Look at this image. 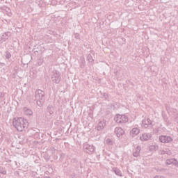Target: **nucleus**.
<instances>
[{
	"label": "nucleus",
	"mask_w": 178,
	"mask_h": 178,
	"mask_svg": "<svg viewBox=\"0 0 178 178\" xmlns=\"http://www.w3.org/2000/svg\"><path fill=\"white\" fill-rule=\"evenodd\" d=\"M13 124L17 131H23L24 129H27L29 122L23 118H15L13 119Z\"/></svg>",
	"instance_id": "obj_1"
},
{
	"label": "nucleus",
	"mask_w": 178,
	"mask_h": 178,
	"mask_svg": "<svg viewBox=\"0 0 178 178\" xmlns=\"http://www.w3.org/2000/svg\"><path fill=\"white\" fill-rule=\"evenodd\" d=\"M35 101L38 106H42L44 101H45V92L40 89L35 92Z\"/></svg>",
	"instance_id": "obj_2"
},
{
	"label": "nucleus",
	"mask_w": 178,
	"mask_h": 178,
	"mask_svg": "<svg viewBox=\"0 0 178 178\" xmlns=\"http://www.w3.org/2000/svg\"><path fill=\"white\" fill-rule=\"evenodd\" d=\"M115 122L116 123H127L129 122V118L125 115L117 114L114 118Z\"/></svg>",
	"instance_id": "obj_3"
},
{
	"label": "nucleus",
	"mask_w": 178,
	"mask_h": 178,
	"mask_svg": "<svg viewBox=\"0 0 178 178\" xmlns=\"http://www.w3.org/2000/svg\"><path fill=\"white\" fill-rule=\"evenodd\" d=\"M51 80L53 83H56V84L59 83L60 82V72L56 70L53 71Z\"/></svg>",
	"instance_id": "obj_4"
},
{
	"label": "nucleus",
	"mask_w": 178,
	"mask_h": 178,
	"mask_svg": "<svg viewBox=\"0 0 178 178\" xmlns=\"http://www.w3.org/2000/svg\"><path fill=\"white\" fill-rule=\"evenodd\" d=\"M83 149L87 154H92L95 151V147L92 145L85 143L83 145Z\"/></svg>",
	"instance_id": "obj_5"
},
{
	"label": "nucleus",
	"mask_w": 178,
	"mask_h": 178,
	"mask_svg": "<svg viewBox=\"0 0 178 178\" xmlns=\"http://www.w3.org/2000/svg\"><path fill=\"white\" fill-rule=\"evenodd\" d=\"M105 126H106V121L105 120H102L99 121V123L96 126L95 129L98 131H101V130H104V129H105Z\"/></svg>",
	"instance_id": "obj_6"
},
{
	"label": "nucleus",
	"mask_w": 178,
	"mask_h": 178,
	"mask_svg": "<svg viewBox=\"0 0 178 178\" xmlns=\"http://www.w3.org/2000/svg\"><path fill=\"white\" fill-rule=\"evenodd\" d=\"M159 141H161V143H172V141H173V139H172V137L170 136H161L159 137Z\"/></svg>",
	"instance_id": "obj_7"
},
{
	"label": "nucleus",
	"mask_w": 178,
	"mask_h": 178,
	"mask_svg": "<svg viewBox=\"0 0 178 178\" xmlns=\"http://www.w3.org/2000/svg\"><path fill=\"white\" fill-rule=\"evenodd\" d=\"M152 124V121L149 118L144 119L142 121V127H143L145 129H148L149 126Z\"/></svg>",
	"instance_id": "obj_8"
},
{
	"label": "nucleus",
	"mask_w": 178,
	"mask_h": 178,
	"mask_svg": "<svg viewBox=\"0 0 178 178\" xmlns=\"http://www.w3.org/2000/svg\"><path fill=\"white\" fill-rule=\"evenodd\" d=\"M152 134H143L140 137V140L141 141H147V140H151Z\"/></svg>",
	"instance_id": "obj_9"
},
{
	"label": "nucleus",
	"mask_w": 178,
	"mask_h": 178,
	"mask_svg": "<svg viewBox=\"0 0 178 178\" xmlns=\"http://www.w3.org/2000/svg\"><path fill=\"white\" fill-rule=\"evenodd\" d=\"M115 133L117 137H120V136H123V134H124V130L121 127H116L115 129Z\"/></svg>",
	"instance_id": "obj_10"
},
{
	"label": "nucleus",
	"mask_w": 178,
	"mask_h": 178,
	"mask_svg": "<svg viewBox=\"0 0 178 178\" xmlns=\"http://www.w3.org/2000/svg\"><path fill=\"white\" fill-rule=\"evenodd\" d=\"M165 163H166V165H172V163L175 165V166H177L178 168V161L175 159H167L165 161Z\"/></svg>",
	"instance_id": "obj_11"
},
{
	"label": "nucleus",
	"mask_w": 178,
	"mask_h": 178,
	"mask_svg": "<svg viewBox=\"0 0 178 178\" xmlns=\"http://www.w3.org/2000/svg\"><path fill=\"white\" fill-rule=\"evenodd\" d=\"M138 134H140V129L138 128H134L131 131H130V136L132 137H136Z\"/></svg>",
	"instance_id": "obj_12"
},
{
	"label": "nucleus",
	"mask_w": 178,
	"mask_h": 178,
	"mask_svg": "<svg viewBox=\"0 0 178 178\" xmlns=\"http://www.w3.org/2000/svg\"><path fill=\"white\" fill-rule=\"evenodd\" d=\"M37 73H38L37 70L35 68H32L30 72V76L31 77V79H36Z\"/></svg>",
	"instance_id": "obj_13"
},
{
	"label": "nucleus",
	"mask_w": 178,
	"mask_h": 178,
	"mask_svg": "<svg viewBox=\"0 0 178 178\" xmlns=\"http://www.w3.org/2000/svg\"><path fill=\"white\" fill-rule=\"evenodd\" d=\"M24 113L25 115H26L27 116H31V115H33V111L30 108H29L27 107H24Z\"/></svg>",
	"instance_id": "obj_14"
},
{
	"label": "nucleus",
	"mask_w": 178,
	"mask_h": 178,
	"mask_svg": "<svg viewBox=\"0 0 178 178\" xmlns=\"http://www.w3.org/2000/svg\"><path fill=\"white\" fill-rule=\"evenodd\" d=\"M140 151H141V147L140 146L136 147L133 155L134 156H138L140 155Z\"/></svg>",
	"instance_id": "obj_15"
},
{
	"label": "nucleus",
	"mask_w": 178,
	"mask_h": 178,
	"mask_svg": "<svg viewBox=\"0 0 178 178\" xmlns=\"http://www.w3.org/2000/svg\"><path fill=\"white\" fill-rule=\"evenodd\" d=\"M113 172H114V173H115L117 176H122V171H120L119 168H113Z\"/></svg>",
	"instance_id": "obj_16"
},
{
	"label": "nucleus",
	"mask_w": 178,
	"mask_h": 178,
	"mask_svg": "<svg viewBox=\"0 0 178 178\" xmlns=\"http://www.w3.org/2000/svg\"><path fill=\"white\" fill-rule=\"evenodd\" d=\"M159 154H160V155H165V154L167 155H172V152L169 150L168 151L160 150Z\"/></svg>",
	"instance_id": "obj_17"
},
{
	"label": "nucleus",
	"mask_w": 178,
	"mask_h": 178,
	"mask_svg": "<svg viewBox=\"0 0 178 178\" xmlns=\"http://www.w3.org/2000/svg\"><path fill=\"white\" fill-rule=\"evenodd\" d=\"M158 148H159V146L156 144L152 145L149 146L150 151H157Z\"/></svg>",
	"instance_id": "obj_18"
},
{
	"label": "nucleus",
	"mask_w": 178,
	"mask_h": 178,
	"mask_svg": "<svg viewBox=\"0 0 178 178\" xmlns=\"http://www.w3.org/2000/svg\"><path fill=\"white\" fill-rule=\"evenodd\" d=\"M47 112H49L50 115H54V107L49 106L47 107Z\"/></svg>",
	"instance_id": "obj_19"
},
{
	"label": "nucleus",
	"mask_w": 178,
	"mask_h": 178,
	"mask_svg": "<svg viewBox=\"0 0 178 178\" xmlns=\"http://www.w3.org/2000/svg\"><path fill=\"white\" fill-rule=\"evenodd\" d=\"M4 13H6L8 16H11L12 14L10 13V8L6 7L4 10Z\"/></svg>",
	"instance_id": "obj_20"
},
{
	"label": "nucleus",
	"mask_w": 178,
	"mask_h": 178,
	"mask_svg": "<svg viewBox=\"0 0 178 178\" xmlns=\"http://www.w3.org/2000/svg\"><path fill=\"white\" fill-rule=\"evenodd\" d=\"M9 35H10L9 32L4 33L2 36L3 40H8Z\"/></svg>",
	"instance_id": "obj_21"
},
{
	"label": "nucleus",
	"mask_w": 178,
	"mask_h": 178,
	"mask_svg": "<svg viewBox=\"0 0 178 178\" xmlns=\"http://www.w3.org/2000/svg\"><path fill=\"white\" fill-rule=\"evenodd\" d=\"M106 143H107L108 145H112L113 144V141L111 139H106Z\"/></svg>",
	"instance_id": "obj_22"
},
{
	"label": "nucleus",
	"mask_w": 178,
	"mask_h": 178,
	"mask_svg": "<svg viewBox=\"0 0 178 178\" xmlns=\"http://www.w3.org/2000/svg\"><path fill=\"white\" fill-rule=\"evenodd\" d=\"M88 60L89 62H94V59H92V56H91V54L88 55Z\"/></svg>",
	"instance_id": "obj_23"
},
{
	"label": "nucleus",
	"mask_w": 178,
	"mask_h": 178,
	"mask_svg": "<svg viewBox=\"0 0 178 178\" xmlns=\"http://www.w3.org/2000/svg\"><path fill=\"white\" fill-rule=\"evenodd\" d=\"M11 57H12V55L10 54V53L6 52V59H10Z\"/></svg>",
	"instance_id": "obj_24"
},
{
	"label": "nucleus",
	"mask_w": 178,
	"mask_h": 178,
	"mask_svg": "<svg viewBox=\"0 0 178 178\" xmlns=\"http://www.w3.org/2000/svg\"><path fill=\"white\" fill-rule=\"evenodd\" d=\"M0 173H1V175H6V170L2 171V170L0 168Z\"/></svg>",
	"instance_id": "obj_25"
},
{
	"label": "nucleus",
	"mask_w": 178,
	"mask_h": 178,
	"mask_svg": "<svg viewBox=\"0 0 178 178\" xmlns=\"http://www.w3.org/2000/svg\"><path fill=\"white\" fill-rule=\"evenodd\" d=\"M5 97V94L3 92H0V98H3Z\"/></svg>",
	"instance_id": "obj_26"
},
{
	"label": "nucleus",
	"mask_w": 178,
	"mask_h": 178,
	"mask_svg": "<svg viewBox=\"0 0 178 178\" xmlns=\"http://www.w3.org/2000/svg\"><path fill=\"white\" fill-rule=\"evenodd\" d=\"M104 98H106V99H107V98H108V94L104 93Z\"/></svg>",
	"instance_id": "obj_27"
},
{
	"label": "nucleus",
	"mask_w": 178,
	"mask_h": 178,
	"mask_svg": "<svg viewBox=\"0 0 178 178\" xmlns=\"http://www.w3.org/2000/svg\"><path fill=\"white\" fill-rule=\"evenodd\" d=\"M154 178H163V177H161V176L156 175V176H155Z\"/></svg>",
	"instance_id": "obj_28"
},
{
	"label": "nucleus",
	"mask_w": 178,
	"mask_h": 178,
	"mask_svg": "<svg viewBox=\"0 0 178 178\" xmlns=\"http://www.w3.org/2000/svg\"><path fill=\"white\" fill-rule=\"evenodd\" d=\"M75 38H80V37L79 36V34L75 35Z\"/></svg>",
	"instance_id": "obj_29"
}]
</instances>
